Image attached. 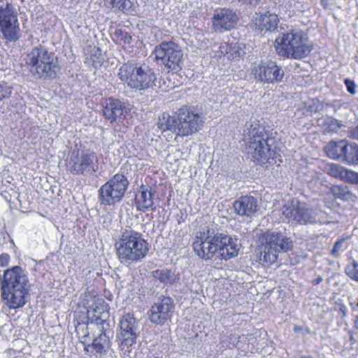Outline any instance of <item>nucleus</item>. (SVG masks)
Wrapping results in <instances>:
<instances>
[{
    "label": "nucleus",
    "instance_id": "nucleus-1",
    "mask_svg": "<svg viewBox=\"0 0 358 358\" xmlns=\"http://www.w3.org/2000/svg\"><path fill=\"white\" fill-rule=\"evenodd\" d=\"M244 139L246 141L245 152L254 162L260 164H280L282 162L278 157L280 155L273 149L275 139L270 131L258 120L246 122L243 130Z\"/></svg>",
    "mask_w": 358,
    "mask_h": 358
},
{
    "label": "nucleus",
    "instance_id": "nucleus-2",
    "mask_svg": "<svg viewBox=\"0 0 358 358\" xmlns=\"http://www.w3.org/2000/svg\"><path fill=\"white\" fill-rule=\"evenodd\" d=\"M234 237L208 229L196 235L192 244L193 249L200 258L205 260L211 259L214 257L228 260L238 254V239Z\"/></svg>",
    "mask_w": 358,
    "mask_h": 358
},
{
    "label": "nucleus",
    "instance_id": "nucleus-3",
    "mask_svg": "<svg viewBox=\"0 0 358 358\" xmlns=\"http://www.w3.org/2000/svg\"><path fill=\"white\" fill-rule=\"evenodd\" d=\"M1 297L10 309L23 307L27 301L29 291L27 275L20 266H15L4 271L0 277Z\"/></svg>",
    "mask_w": 358,
    "mask_h": 358
},
{
    "label": "nucleus",
    "instance_id": "nucleus-4",
    "mask_svg": "<svg viewBox=\"0 0 358 358\" xmlns=\"http://www.w3.org/2000/svg\"><path fill=\"white\" fill-rule=\"evenodd\" d=\"M115 246L117 257L122 264L141 262L149 251V244L143 235L133 229L125 230Z\"/></svg>",
    "mask_w": 358,
    "mask_h": 358
},
{
    "label": "nucleus",
    "instance_id": "nucleus-5",
    "mask_svg": "<svg viewBox=\"0 0 358 358\" xmlns=\"http://www.w3.org/2000/svg\"><path fill=\"white\" fill-rule=\"evenodd\" d=\"M277 54L282 57L301 59L311 51L308 38L300 29H289L278 35L275 40Z\"/></svg>",
    "mask_w": 358,
    "mask_h": 358
},
{
    "label": "nucleus",
    "instance_id": "nucleus-6",
    "mask_svg": "<svg viewBox=\"0 0 358 358\" xmlns=\"http://www.w3.org/2000/svg\"><path fill=\"white\" fill-rule=\"evenodd\" d=\"M118 78L136 91L152 88L157 82L154 69L145 64H123L118 70Z\"/></svg>",
    "mask_w": 358,
    "mask_h": 358
},
{
    "label": "nucleus",
    "instance_id": "nucleus-7",
    "mask_svg": "<svg viewBox=\"0 0 358 358\" xmlns=\"http://www.w3.org/2000/svg\"><path fill=\"white\" fill-rule=\"evenodd\" d=\"M25 62L31 72L40 78H54L59 69L55 53L41 45L34 47L27 54Z\"/></svg>",
    "mask_w": 358,
    "mask_h": 358
},
{
    "label": "nucleus",
    "instance_id": "nucleus-8",
    "mask_svg": "<svg viewBox=\"0 0 358 358\" xmlns=\"http://www.w3.org/2000/svg\"><path fill=\"white\" fill-rule=\"evenodd\" d=\"M258 243L262 248L263 260L268 264H273L277 262L280 252L291 250L292 241L282 234L266 231L261 234L258 237Z\"/></svg>",
    "mask_w": 358,
    "mask_h": 358
},
{
    "label": "nucleus",
    "instance_id": "nucleus-9",
    "mask_svg": "<svg viewBox=\"0 0 358 358\" xmlns=\"http://www.w3.org/2000/svg\"><path fill=\"white\" fill-rule=\"evenodd\" d=\"M129 182L126 176L117 173L111 177L98 190V201L105 208L115 206L124 197Z\"/></svg>",
    "mask_w": 358,
    "mask_h": 358
},
{
    "label": "nucleus",
    "instance_id": "nucleus-10",
    "mask_svg": "<svg viewBox=\"0 0 358 358\" xmlns=\"http://www.w3.org/2000/svg\"><path fill=\"white\" fill-rule=\"evenodd\" d=\"M67 169L73 175L93 176L99 171L96 154L89 149L73 152L67 161Z\"/></svg>",
    "mask_w": 358,
    "mask_h": 358
},
{
    "label": "nucleus",
    "instance_id": "nucleus-11",
    "mask_svg": "<svg viewBox=\"0 0 358 358\" xmlns=\"http://www.w3.org/2000/svg\"><path fill=\"white\" fill-rule=\"evenodd\" d=\"M0 32L10 42L21 37L17 9L8 0H0Z\"/></svg>",
    "mask_w": 358,
    "mask_h": 358
},
{
    "label": "nucleus",
    "instance_id": "nucleus-12",
    "mask_svg": "<svg viewBox=\"0 0 358 358\" xmlns=\"http://www.w3.org/2000/svg\"><path fill=\"white\" fill-rule=\"evenodd\" d=\"M178 127V136H191L203 127L206 120L204 115L194 106H182L176 111Z\"/></svg>",
    "mask_w": 358,
    "mask_h": 358
},
{
    "label": "nucleus",
    "instance_id": "nucleus-13",
    "mask_svg": "<svg viewBox=\"0 0 358 358\" xmlns=\"http://www.w3.org/2000/svg\"><path fill=\"white\" fill-rule=\"evenodd\" d=\"M139 334V323L133 313H126L120 320V330L117 333L119 348L123 356H130L131 347L136 343Z\"/></svg>",
    "mask_w": 358,
    "mask_h": 358
},
{
    "label": "nucleus",
    "instance_id": "nucleus-14",
    "mask_svg": "<svg viewBox=\"0 0 358 358\" xmlns=\"http://www.w3.org/2000/svg\"><path fill=\"white\" fill-rule=\"evenodd\" d=\"M155 59L173 73H178L183 66V53L180 46L176 43L162 41L154 50Z\"/></svg>",
    "mask_w": 358,
    "mask_h": 358
},
{
    "label": "nucleus",
    "instance_id": "nucleus-15",
    "mask_svg": "<svg viewBox=\"0 0 358 358\" xmlns=\"http://www.w3.org/2000/svg\"><path fill=\"white\" fill-rule=\"evenodd\" d=\"M251 74L256 82L273 85L282 82L285 71L275 61L261 60L252 64Z\"/></svg>",
    "mask_w": 358,
    "mask_h": 358
},
{
    "label": "nucleus",
    "instance_id": "nucleus-16",
    "mask_svg": "<svg viewBox=\"0 0 358 358\" xmlns=\"http://www.w3.org/2000/svg\"><path fill=\"white\" fill-rule=\"evenodd\" d=\"M327 155L349 165H358V145L346 140L330 141L324 148Z\"/></svg>",
    "mask_w": 358,
    "mask_h": 358
},
{
    "label": "nucleus",
    "instance_id": "nucleus-17",
    "mask_svg": "<svg viewBox=\"0 0 358 358\" xmlns=\"http://www.w3.org/2000/svg\"><path fill=\"white\" fill-rule=\"evenodd\" d=\"M282 220L299 224H315L317 222V213L303 203L292 201L283 206Z\"/></svg>",
    "mask_w": 358,
    "mask_h": 358
},
{
    "label": "nucleus",
    "instance_id": "nucleus-18",
    "mask_svg": "<svg viewBox=\"0 0 358 358\" xmlns=\"http://www.w3.org/2000/svg\"><path fill=\"white\" fill-rule=\"evenodd\" d=\"M131 109L128 101L110 97L103 103V115L110 124H119L129 115Z\"/></svg>",
    "mask_w": 358,
    "mask_h": 358
},
{
    "label": "nucleus",
    "instance_id": "nucleus-19",
    "mask_svg": "<svg viewBox=\"0 0 358 358\" xmlns=\"http://www.w3.org/2000/svg\"><path fill=\"white\" fill-rule=\"evenodd\" d=\"M173 299L169 296H160L148 310V317L152 323L163 325L171 319L174 311Z\"/></svg>",
    "mask_w": 358,
    "mask_h": 358
},
{
    "label": "nucleus",
    "instance_id": "nucleus-20",
    "mask_svg": "<svg viewBox=\"0 0 358 358\" xmlns=\"http://www.w3.org/2000/svg\"><path fill=\"white\" fill-rule=\"evenodd\" d=\"M238 20L236 13L227 8H219L214 11L211 18L212 29L218 33L231 30L235 27Z\"/></svg>",
    "mask_w": 358,
    "mask_h": 358
},
{
    "label": "nucleus",
    "instance_id": "nucleus-21",
    "mask_svg": "<svg viewBox=\"0 0 358 358\" xmlns=\"http://www.w3.org/2000/svg\"><path fill=\"white\" fill-rule=\"evenodd\" d=\"M88 310V318L91 320V325H96L99 331H106L109 324L108 320L109 315V306L103 299H97Z\"/></svg>",
    "mask_w": 358,
    "mask_h": 358
},
{
    "label": "nucleus",
    "instance_id": "nucleus-22",
    "mask_svg": "<svg viewBox=\"0 0 358 358\" xmlns=\"http://www.w3.org/2000/svg\"><path fill=\"white\" fill-rule=\"evenodd\" d=\"M155 191L150 186L141 185L135 196V206L137 210L143 213L154 211L156 206L154 202Z\"/></svg>",
    "mask_w": 358,
    "mask_h": 358
},
{
    "label": "nucleus",
    "instance_id": "nucleus-23",
    "mask_svg": "<svg viewBox=\"0 0 358 358\" xmlns=\"http://www.w3.org/2000/svg\"><path fill=\"white\" fill-rule=\"evenodd\" d=\"M233 206L238 215L250 217L257 212L258 203L254 196L246 195L236 200Z\"/></svg>",
    "mask_w": 358,
    "mask_h": 358
},
{
    "label": "nucleus",
    "instance_id": "nucleus-24",
    "mask_svg": "<svg viewBox=\"0 0 358 358\" xmlns=\"http://www.w3.org/2000/svg\"><path fill=\"white\" fill-rule=\"evenodd\" d=\"M106 331H100L98 336L93 334V338L90 342V348L92 349V353L96 357L106 354L110 348V342Z\"/></svg>",
    "mask_w": 358,
    "mask_h": 358
},
{
    "label": "nucleus",
    "instance_id": "nucleus-25",
    "mask_svg": "<svg viewBox=\"0 0 358 358\" xmlns=\"http://www.w3.org/2000/svg\"><path fill=\"white\" fill-rule=\"evenodd\" d=\"M279 22L278 17L276 14L271 11H266L261 13L258 19L256 20V24L261 31H274Z\"/></svg>",
    "mask_w": 358,
    "mask_h": 358
},
{
    "label": "nucleus",
    "instance_id": "nucleus-26",
    "mask_svg": "<svg viewBox=\"0 0 358 358\" xmlns=\"http://www.w3.org/2000/svg\"><path fill=\"white\" fill-rule=\"evenodd\" d=\"M96 325H91V322L87 324L79 323L76 327V332L80 343L84 345V350L89 352L90 349V342L93 336H90V331L93 330Z\"/></svg>",
    "mask_w": 358,
    "mask_h": 358
},
{
    "label": "nucleus",
    "instance_id": "nucleus-27",
    "mask_svg": "<svg viewBox=\"0 0 358 358\" xmlns=\"http://www.w3.org/2000/svg\"><path fill=\"white\" fill-rule=\"evenodd\" d=\"M176 113L171 116L167 113H163L159 117L157 127L162 131H171L178 136V127Z\"/></svg>",
    "mask_w": 358,
    "mask_h": 358
},
{
    "label": "nucleus",
    "instance_id": "nucleus-28",
    "mask_svg": "<svg viewBox=\"0 0 358 358\" xmlns=\"http://www.w3.org/2000/svg\"><path fill=\"white\" fill-rule=\"evenodd\" d=\"M252 339V337L248 338L245 335H241L238 337L230 335L229 336L222 337L220 343L226 348L231 349L234 348H238L240 349H245L243 343H246L248 342L249 345L250 343H252L251 341Z\"/></svg>",
    "mask_w": 358,
    "mask_h": 358
},
{
    "label": "nucleus",
    "instance_id": "nucleus-29",
    "mask_svg": "<svg viewBox=\"0 0 358 358\" xmlns=\"http://www.w3.org/2000/svg\"><path fill=\"white\" fill-rule=\"evenodd\" d=\"M152 275L155 279L164 285H173L179 279L175 271L166 268L154 271Z\"/></svg>",
    "mask_w": 358,
    "mask_h": 358
},
{
    "label": "nucleus",
    "instance_id": "nucleus-30",
    "mask_svg": "<svg viewBox=\"0 0 358 358\" xmlns=\"http://www.w3.org/2000/svg\"><path fill=\"white\" fill-rule=\"evenodd\" d=\"M105 4L124 13L131 12L133 7V2L131 0H105Z\"/></svg>",
    "mask_w": 358,
    "mask_h": 358
},
{
    "label": "nucleus",
    "instance_id": "nucleus-31",
    "mask_svg": "<svg viewBox=\"0 0 358 358\" xmlns=\"http://www.w3.org/2000/svg\"><path fill=\"white\" fill-rule=\"evenodd\" d=\"M323 126L325 131L328 133H337L343 126V124L341 121L332 117H327L324 120Z\"/></svg>",
    "mask_w": 358,
    "mask_h": 358
},
{
    "label": "nucleus",
    "instance_id": "nucleus-32",
    "mask_svg": "<svg viewBox=\"0 0 358 358\" xmlns=\"http://www.w3.org/2000/svg\"><path fill=\"white\" fill-rule=\"evenodd\" d=\"M345 273L351 280L358 282V262L352 259L345 267Z\"/></svg>",
    "mask_w": 358,
    "mask_h": 358
},
{
    "label": "nucleus",
    "instance_id": "nucleus-33",
    "mask_svg": "<svg viewBox=\"0 0 358 358\" xmlns=\"http://www.w3.org/2000/svg\"><path fill=\"white\" fill-rule=\"evenodd\" d=\"M334 194L342 200H348L352 196V193L345 185H337L333 189Z\"/></svg>",
    "mask_w": 358,
    "mask_h": 358
},
{
    "label": "nucleus",
    "instance_id": "nucleus-34",
    "mask_svg": "<svg viewBox=\"0 0 358 358\" xmlns=\"http://www.w3.org/2000/svg\"><path fill=\"white\" fill-rule=\"evenodd\" d=\"M345 182L357 184L358 183V173L352 170L348 169L344 167L341 179Z\"/></svg>",
    "mask_w": 358,
    "mask_h": 358
},
{
    "label": "nucleus",
    "instance_id": "nucleus-35",
    "mask_svg": "<svg viewBox=\"0 0 358 358\" xmlns=\"http://www.w3.org/2000/svg\"><path fill=\"white\" fill-rule=\"evenodd\" d=\"M347 248L348 245L345 244V239H338L334 243V245L331 251V255L334 257H337L340 255L341 252H343L345 249H347Z\"/></svg>",
    "mask_w": 358,
    "mask_h": 358
},
{
    "label": "nucleus",
    "instance_id": "nucleus-36",
    "mask_svg": "<svg viewBox=\"0 0 358 358\" xmlns=\"http://www.w3.org/2000/svg\"><path fill=\"white\" fill-rule=\"evenodd\" d=\"M343 169L344 167L341 165L336 164H331L329 165V167L327 169V173L331 176L341 180Z\"/></svg>",
    "mask_w": 358,
    "mask_h": 358
},
{
    "label": "nucleus",
    "instance_id": "nucleus-37",
    "mask_svg": "<svg viewBox=\"0 0 358 358\" xmlns=\"http://www.w3.org/2000/svg\"><path fill=\"white\" fill-rule=\"evenodd\" d=\"M13 87L7 83L0 82V101L8 99L12 94Z\"/></svg>",
    "mask_w": 358,
    "mask_h": 358
},
{
    "label": "nucleus",
    "instance_id": "nucleus-38",
    "mask_svg": "<svg viewBox=\"0 0 358 358\" xmlns=\"http://www.w3.org/2000/svg\"><path fill=\"white\" fill-rule=\"evenodd\" d=\"M343 83L346 87L347 91L351 94H355L356 93V84L354 80L349 78H345Z\"/></svg>",
    "mask_w": 358,
    "mask_h": 358
},
{
    "label": "nucleus",
    "instance_id": "nucleus-39",
    "mask_svg": "<svg viewBox=\"0 0 358 358\" xmlns=\"http://www.w3.org/2000/svg\"><path fill=\"white\" fill-rule=\"evenodd\" d=\"M231 49V45H229L227 43H222L219 46L217 52L222 55H225L228 54Z\"/></svg>",
    "mask_w": 358,
    "mask_h": 358
},
{
    "label": "nucleus",
    "instance_id": "nucleus-40",
    "mask_svg": "<svg viewBox=\"0 0 358 358\" xmlns=\"http://www.w3.org/2000/svg\"><path fill=\"white\" fill-rule=\"evenodd\" d=\"M10 261V256L7 253H2L0 255V266L2 267L6 266Z\"/></svg>",
    "mask_w": 358,
    "mask_h": 358
},
{
    "label": "nucleus",
    "instance_id": "nucleus-41",
    "mask_svg": "<svg viewBox=\"0 0 358 358\" xmlns=\"http://www.w3.org/2000/svg\"><path fill=\"white\" fill-rule=\"evenodd\" d=\"M349 136L351 138L356 139L358 141V125L350 129L349 132Z\"/></svg>",
    "mask_w": 358,
    "mask_h": 358
},
{
    "label": "nucleus",
    "instance_id": "nucleus-42",
    "mask_svg": "<svg viewBox=\"0 0 358 358\" xmlns=\"http://www.w3.org/2000/svg\"><path fill=\"white\" fill-rule=\"evenodd\" d=\"M238 1L240 3H241L242 4L254 5V6H256L260 1V0H238Z\"/></svg>",
    "mask_w": 358,
    "mask_h": 358
},
{
    "label": "nucleus",
    "instance_id": "nucleus-43",
    "mask_svg": "<svg viewBox=\"0 0 358 358\" xmlns=\"http://www.w3.org/2000/svg\"><path fill=\"white\" fill-rule=\"evenodd\" d=\"M318 103H315V101L313 102V104L309 106L308 110L310 111L312 113H315L318 111Z\"/></svg>",
    "mask_w": 358,
    "mask_h": 358
},
{
    "label": "nucleus",
    "instance_id": "nucleus-44",
    "mask_svg": "<svg viewBox=\"0 0 358 358\" xmlns=\"http://www.w3.org/2000/svg\"><path fill=\"white\" fill-rule=\"evenodd\" d=\"M341 106L342 104L341 103V101L338 100H335L330 104V106L334 109V111H336L338 109H339L341 107Z\"/></svg>",
    "mask_w": 358,
    "mask_h": 358
},
{
    "label": "nucleus",
    "instance_id": "nucleus-45",
    "mask_svg": "<svg viewBox=\"0 0 358 358\" xmlns=\"http://www.w3.org/2000/svg\"><path fill=\"white\" fill-rule=\"evenodd\" d=\"M339 310L342 313L343 317H346L348 314L347 307L344 304H341L339 306Z\"/></svg>",
    "mask_w": 358,
    "mask_h": 358
},
{
    "label": "nucleus",
    "instance_id": "nucleus-46",
    "mask_svg": "<svg viewBox=\"0 0 358 358\" xmlns=\"http://www.w3.org/2000/svg\"><path fill=\"white\" fill-rule=\"evenodd\" d=\"M323 280L321 276H318L317 278L314 279L313 280V283L315 285H319L320 282H322Z\"/></svg>",
    "mask_w": 358,
    "mask_h": 358
},
{
    "label": "nucleus",
    "instance_id": "nucleus-47",
    "mask_svg": "<svg viewBox=\"0 0 358 358\" xmlns=\"http://www.w3.org/2000/svg\"><path fill=\"white\" fill-rule=\"evenodd\" d=\"M350 305L353 310H358V301L357 303L350 301Z\"/></svg>",
    "mask_w": 358,
    "mask_h": 358
},
{
    "label": "nucleus",
    "instance_id": "nucleus-48",
    "mask_svg": "<svg viewBox=\"0 0 358 358\" xmlns=\"http://www.w3.org/2000/svg\"><path fill=\"white\" fill-rule=\"evenodd\" d=\"M302 330H303V329H302V327H301L296 326V325H295V326L294 327V331L295 333H299V332H301Z\"/></svg>",
    "mask_w": 358,
    "mask_h": 358
},
{
    "label": "nucleus",
    "instance_id": "nucleus-49",
    "mask_svg": "<svg viewBox=\"0 0 358 358\" xmlns=\"http://www.w3.org/2000/svg\"><path fill=\"white\" fill-rule=\"evenodd\" d=\"M353 327L355 329L358 330V315L355 317L354 320Z\"/></svg>",
    "mask_w": 358,
    "mask_h": 358
},
{
    "label": "nucleus",
    "instance_id": "nucleus-50",
    "mask_svg": "<svg viewBox=\"0 0 358 358\" xmlns=\"http://www.w3.org/2000/svg\"><path fill=\"white\" fill-rule=\"evenodd\" d=\"M300 358H314V357L310 355H302L301 357H300Z\"/></svg>",
    "mask_w": 358,
    "mask_h": 358
},
{
    "label": "nucleus",
    "instance_id": "nucleus-51",
    "mask_svg": "<svg viewBox=\"0 0 358 358\" xmlns=\"http://www.w3.org/2000/svg\"><path fill=\"white\" fill-rule=\"evenodd\" d=\"M350 341H352L353 340V334L352 333L350 332Z\"/></svg>",
    "mask_w": 358,
    "mask_h": 358
}]
</instances>
